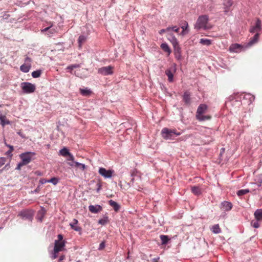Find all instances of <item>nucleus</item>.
<instances>
[{
  "instance_id": "nucleus-51",
  "label": "nucleus",
  "mask_w": 262,
  "mask_h": 262,
  "mask_svg": "<svg viewBox=\"0 0 262 262\" xmlns=\"http://www.w3.org/2000/svg\"><path fill=\"white\" fill-rule=\"evenodd\" d=\"M79 67V66L78 65V64H73V65L69 66L68 67V69H71V70H73V69Z\"/></svg>"
},
{
  "instance_id": "nucleus-34",
  "label": "nucleus",
  "mask_w": 262,
  "mask_h": 262,
  "mask_svg": "<svg viewBox=\"0 0 262 262\" xmlns=\"http://www.w3.org/2000/svg\"><path fill=\"white\" fill-rule=\"evenodd\" d=\"M108 222V217L107 216H104L102 219L99 220L98 223L99 224L104 225L106 223H107Z\"/></svg>"
},
{
  "instance_id": "nucleus-50",
  "label": "nucleus",
  "mask_w": 262,
  "mask_h": 262,
  "mask_svg": "<svg viewBox=\"0 0 262 262\" xmlns=\"http://www.w3.org/2000/svg\"><path fill=\"white\" fill-rule=\"evenodd\" d=\"M171 30V27H168L166 29H162L159 31V34H162L166 31H168Z\"/></svg>"
},
{
  "instance_id": "nucleus-60",
  "label": "nucleus",
  "mask_w": 262,
  "mask_h": 262,
  "mask_svg": "<svg viewBox=\"0 0 262 262\" xmlns=\"http://www.w3.org/2000/svg\"><path fill=\"white\" fill-rule=\"evenodd\" d=\"M51 27H47L46 28H45L43 30H42V31H47L48 30H49L50 29Z\"/></svg>"
},
{
  "instance_id": "nucleus-58",
  "label": "nucleus",
  "mask_w": 262,
  "mask_h": 262,
  "mask_svg": "<svg viewBox=\"0 0 262 262\" xmlns=\"http://www.w3.org/2000/svg\"><path fill=\"white\" fill-rule=\"evenodd\" d=\"M64 255H61V256L60 257L59 259V261H61V260H63V259H64Z\"/></svg>"
},
{
  "instance_id": "nucleus-53",
  "label": "nucleus",
  "mask_w": 262,
  "mask_h": 262,
  "mask_svg": "<svg viewBox=\"0 0 262 262\" xmlns=\"http://www.w3.org/2000/svg\"><path fill=\"white\" fill-rule=\"evenodd\" d=\"M171 30H172L174 32L178 33L180 30V29L179 28H177L176 27H173L171 28Z\"/></svg>"
},
{
  "instance_id": "nucleus-18",
  "label": "nucleus",
  "mask_w": 262,
  "mask_h": 262,
  "mask_svg": "<svg viewBox=\"0 0 262 262\" xmlns=\"http://www.w3.org/2000/svg\"><path fill=\"white\" fill-rule=\"evenodd\" d=\"M191 188V191L194 194L196 195H199L202 194V190L199 186H193Z\"/></svg>"
},
{
  "instance_id": "nucleus-23",
  "label": "nucleus",
  "mask_w": 262,
  "mask_h": 262,
  "mask_svg": "<svg viewBox=\"0 0 262 262\" xmlns=\"http://www.w3.org/2000/svg\"><path fill=\"white\" fill-rule=\"evenodd\" d=\"M109 205L113 207L114 210L115 211H118L120 209V206L115 201L112 200H111L108 202Z\"/></svg>"
},
{
  "instance_id": "nucleus-37",
  "label": "nucleus",
  "mask_w": 262,
  "mask_h": 262,
  "mask_svg": "<svg viewBox=\"0 0 262 262\" xmlns=\"http://www.w3.org/2000/svg\"><path fill=\"white\" fill-rule=\"evenodd\" d=\"M249 192V190L248 189H241V190H238L237 192V194L238 196H242V195H243L248 193Z\"/></svg>"
},
{
  "instance_id": "nucleus-15",
  "label": "nucleus",
  "mask_w": 262,
  "mask_h": 262,
  "mask_svg": "<svg viewBox=\"0 0 262 262\" xmlns=\"http://www.w3.org/2000/svg\"><path fill=\"white\" fill-rule=\"evenodd\" d=\"M259 33H256L254 36L250 39L249 41L248 42L247 47H249L256 43L259 38Z\"/></svg>"
},
{
  "instance_id": "nucleus-32",
  "label": "nucleus",
  "mask_w": 262,
  "mask_h": 262,
  "mask_svg": "<svg viewBox=\"0 0 262 262\" xmlns=\"http://www.w3.org/2000/svg\"><path fill=\"white\" fill-rule=\"evenodd\" d=\"M160 239L162 241V244L163 245L166 244L169 241V238H168V236L167 235H161L160 236Z\"/></svg>"
},
{
  "instance_id": "nucleus-28",
  "label": "nucleus",
  "mask_w": 262,
  "mask_h": 262,
  "mask_svg": "<svg viewBox=\"0 0 262 262\" xmlns=\"http://www.w3.org/2000/svg\"><path fill=\"white\" fill-rule=\"evenodd\" d=\"M45 215V212L44 210H41L38 211L36 217L37 220L41 222L43 220Z\"/></svg>"
},
{
  "instance_id": "nucleus-33",
  "label": "nucleus",
  "mask_w": 262,
  "mask_h": 262,
  "mask_svg": "<svg viewBox=\"0 0 262 262\" xmlns=\"http://www.w3.org/2000/svg\"><path fill=\"white\" fill-rule=\"evenodd\" d=\"M139 173V172L136 169H134L130 171V174L133 177L131 180L132 182L134 181V177L138 176Z\"/></svg>"
},
{
  "instance_id": "nucleus-48",
  "label": "nucleus",
  "mask_w": 262,
  "mask_h": 262,
  "mask_svg": "<svg viewBox=\"0 0 262 262\" xmlns=\"http://www.w3.org/2000/svg\"><path fill=\"white\" fill-rule=\"evenodd\" d=\"M58 252H56L55 251V249H54L53 253V254H52V255L51 256V258L52 259H56L57 257V256H58Z\"/></svg>"
},
{
  "instance_id": "nucleus-55",
  "label": "nucleus",
  "mask_w": 262,
  "mask_h": 262,
  "mask_svg": "<svg viewBox=\"0 0 262 262\" xmlns=\"http://www.w3.org/2000/svg\"><path fill=\"white\" fill-rule=\"evenodd\" d=\"M48 180H46V179H41V180H40V182L41 184H45V183H48Z\"/></svg>"
},
{
  "instance_id": "nucleus-43",
  "label": "nucleus",
  "mask_w": 262,
  "mask_h": 262,
  "mask_svg": "<svg viewBox=\"0 0 262 262\" xmlns=\"http://www.w3.org/2000/svg\"><path fill=\"white\" fill-rule=\"evenodd\" d=\"M96 186H97L96 191H97V192H99L102 188V182L101 180L98 181V182H97V183L96 184Z\"/></svg>"
},
{
  "instance_id": "nucleus-44",
  "label": "nucleus",
  "mask_w": 262,
  "mask_h": 262,
  "mask_svg": "<svg viewBox=\"0 0 262 262\" xmlns=\"http://www.w3.org/2000/svg\"><path fill=\"white\" fill-rule=\"evenodd\" d=\"M6 162V158L5 157L0 158V168L5 164Z\"/></svg>"
},
{
  "instance_id": "nucleus-40",
  "label": "nucleus",
  "mask_w": 262,
  "mask_h": 262,
  "mask_svg": "<svg viewBox=\"0 0 262 262\" xmlns=\"http://www.w3.org/2000/svg\"><path fill=\"white\" fill-rule=\"evenodd\" d=\"M74 166L77 167H79L82 170L85 169V165L84 164H81L78 162H74Z\"/></svg>"
},
{
  "instance_id": "nucleus-47",
  "label": "nucleus",
  "mask_w": 262,
  "mask_h": 262,
  "mask_svg": "<svg viewBox=\"0 0 262 262\" xmlns=\"http://www.w3.org/2000/svg\"><path fill=\"white\" fill-rule=\"evenodd\" d=\"M24 165H26V164L25 163H24L22 161L20 163H19L18 164H17V166L16 168V169L17 170H20L22 166H24Z\"/></svg>"
},
{
  "instance_id": "nucleus-1",
  "label": "nucleus",
  "mask_w": 262,
  "mask_h": 262,
  "mask_svg": "<svg viewBox=\"0 0 262 262\" xmlns=\"http://www.w3.org/2000/svg\"><path fill=\"white\" fill-rule=\"evenodd\" d=\"M208 21L209 18L207 15H203L200 16L194 25V28L197 30L201 29L204 30L210 29L211 26L208 24Z\"/></svg>"
},
{
  "instance_id": "nucleus-10",
  "label": "nucleus",
  "mask_w": 262,
  "mask_h": 262,
  "mask_svg": "<svg viewBox=\"0 0 262 262\" xmlns=\"http://www.w3.org/2000/svg\"><path fill=\"white\" fill-rule=\"evenodd\" d=\"M65 246L64 241H55V246L54 249L56 252H59L62 251Z\"/></svg>"
},
{
  "instance_id": "nucleus-4",
  "label": "nucleus",
  "mask_w": 262,
  "mask_h": 262,
  "mask_svg": "<svg viewBox=\"0 0 262 262\" xmlns=\"http://www.w3.org/2000/svg\"><path fill=\"white\" fill-rule=\"evenodd\" d=\"M21 88L25 93H32L35 91V85L30 82H23L21 84Z\"/></svg>"
},
{
  "instance_id": "nucleus-14",
  "label": "nucleus",
  "mask_w": 262,
  "mask_h": 262,
  "mask_svg": "<svg viewBox=\"0 0 262 262\" xmlns=\"http://www.w3.org/2000/svg\"><path fill=\"white\" fill-rule=\"evenodd\" d=\"M78 221L76 219H74L73 222L70 224V226L71 228L75 231L80 232L81 231V228L77 225Z\"/></svg>"
},
{
  "instance_id": "nucleus-56",
  "label": "nucleus",
  "mask_w": 262,
  "mask_h": 262,
  "mask_svg": "<svg viewBox=\"0 0 262 262\" xmlns=\"http://www.w3.org/2000/svg\"><path fill=\"white\" fill-rule=\"evenodd\" d=\"M10 167V165L9 164H6L5 167L2 169L0 170V172H2V171L5 169H8Z\"/></svg>"
},
{
  "instance_id": "nucleus-36",
  "label": "nucleus",
  "mask_w": 262,
  "mask_h": 262,
  "mask_svg": "<svg viewBox=\"0 0 262 262\" xmlns=\"http://www.w3.org/2000/svg\"><path fill=\"white\" fill-rule=\"evenodd\" d=\"M41 73V70L34 71L32 73V76L33 78H38L40 77Z\"/></svg>"
},
{
  "instance_id": "nucleus-6",
  "label": "nucleus",
  "mask_w": 262,
  "mask_h": 262,
  "mask_svg": "<svg viewBox=\"0 0 262 262\" xmlns=\"http://www.w3.org/2000/svg\"><path fill=\"white\" fill-rule=\"evenodd\" d=\"M34 215V212L32 210H24L19 212L18 216L23 219L32 221Z\"/></svg>"
},
{
  "instance_id": "nucleus-59",
  "label": "nucleus",
  "mask_w": 262,
  "mask_h": 262,
  "mask_svg": "<svg viewBox=\"0 0 262 262\" xmlns=\"http://www.w3.org/2000/svg\"><path fill=\"white\" fill-rule=\"evenodd\" d=\"M159 257L155 258L153 259V262H158Z\"/></svg>"
},
{
  "instance_id": "nucleus-41",
  "label": "nucleus",
  "mask_w": 262,
  "mask_h": 262,
  "mask_svg": "<svg viewBox=\"0 0 262 262\" xmlns=\"http://www.w3.org/2000/svg\"><path fill=\"white\" fill-rule=\"evenodd\" d=\"M7 146L9 147L10 149L6 152V154L10 156V157H12V154L11 153L14 150L13 146L10 145H7Z\"/></svg>"
},
{
  "instance_id": "nucleus-54",
  "label": "nucleus",
  "mask_w": 262,
  "mask_h": 262,
  "mask_svg": "<svg viewBox=\"0 0 262 262\" xmlns=\"http://www.w3.org/2000/svg\"><path fill=\"white\" fill-rule=\"evenodd\" d=\"M55 241H63V236L61 234H59L58 235V240H56Z\"/></svg>"
},
{
  "instance_id": "nucleus-16",
  "label": "nucleus",
  "mask_w": 262,
  "mask_h": 262,
  "mask_svg": "<svg viewBox=\"0 0 262 262\" xmlns=\"http://www.w3.org/2000/svg\"><path fill=\"white\" fill-rule=\"evenodd\" d=\"M89 209L90 211L92 213H97L100 211H101L102 209V208L100 205H90L89 207Z\"/></svg>"
},
{
  "instance_id": "nucleus-2",
  "label": "nucleus",
  "mask_w": 262,
  "mask_h": 262,
  "mask_svg": "<svg viewBox=\"0 0 262 262\" xmlns=\"http://www.w3.org/2000/svg\"><path fill=\"white\" fill-rule=\"evenodd\" d=\"M208 106L205 104H201L198 107L196 113V118L200 121H204L211 119L210 115H204L207 110Z\"/></svg>"
},
{
  "instance_id": "nucleus-38",
  "label": "nucleus",
  "mask_w": 262,
  "mask_h": 262,
  "mask_svg": "<svg viewBox=\"0 0 262 262\" xmlns=\"http://www.w3.org/2000/svg\"><path fill=\"white\" fill-rule=\"evenodd\" d=\"M260 221H258L257 220H252L251 222V225L252 226H253L254 228H257L260 226L259 222Z\"/></svg>"
},
{
  "instance_id": "nucleus-62",
  "label": "nucleus",
  "mask_w": 262,
  "mask_h": 262,
  "mask_svg": "<svg viewBox=\"0 0 262 262\" xmlns=\"http://www.w3.org/2000/svg\"><path fill=\"white\" fill-rule=\"evenodd\" d=\"M1 106V105H0V107Z\"/></svg>"
},
{
  "instance_id": "nucleus-25",
  "label": "nucleus",
  "mask_w": 262,
  "mask_h": 262,
  "mask_svg": "<svg viewBox=\"0 0 262 262\" xmlns=\"http://www.w3.org/2000/svg\"><path fill=\"white\" fill-rule=\"evenodd\" d=\"M161 48L165 52H166L168 55L171 53V50L169 46L166 43H163L161 45Z\"/></svg>"
},
{
  "instance_id": "nucleus-42",
  "label": "nucleus",
  "mask_w": 262,
  "mask_h": 262,
  "mask_svg": "<svg viewBox=\"0 0 262 262\" xmlns=\"http://www.w3.org/2000/svg\"><path fill=\"white\" fill-rule=\"evenodd\" d=\"M58 179L56 178H55V177L52 178L51 179L48 180V183H52L54 185H56L58 183Z\"/></svg>"
},
{
  "instance_id": "nucleus-22",
  "label": "nucleus",
  "mask_w": 262,
  "mask_h": 262,
  "mask_svg": "<svg viewBox=\"0 0 262 262\" xmlns=\"http://www.w3.org/2000/svg\"><path fill=\"white\" fill-rule=\"evenodd\" d=\"M222 206L223 209L226 211H229L232 207V204L227 201H224L222 203Z\"/></svg>"
},
{
  "instance_id": "nucleus-5",
  "label": "nucleus",
  "mask_w": 262,
  "mask_h": 262,
  "mask_svg": "<svg viewBox=\"0 0 262 262\" xmlns=\"http://www.w3.org/2000/svg\"><path fill=\"white\" fill-rule=\"evenodd\" d=\"M35 155V152H26L21 154L19 155V157L21 159V161L26 165H27L31 161L32 157Z\"/></svg>"
},
{
  "instance_id": "nucleus-30",
  "label": "nucleus",
  "mask_w": 262,
  "mask_h": 262,
  "mask_svg": "<svg viewBox=\"0 0 262 262\" xmlns=\"http://www.w3.org/2000/svg\"><path fill=\"white\" fill-rule=\"evenodd\" d=\"M79 91L80 92V94L84 96H89L91 94V91L90 90H88L87 89H84L80 88L79 89Z\"/></svg>"
},
{
  "instance_id": "nucleus-39",
  "label": "nucleus",
  "mask_w": 262,
  "mask_h": 262,
  "mask_svg": "<svg viewBox=\"0 0 262 262\" xmlns=\"http://www.w3.org/2000/svg\"><path fill=\"white\" fill-rule=\"evenodd\" d=\"M170 41L172 43L174 48H175V47H179L178 41L177 38L174 36H172V39L170 40Z\"/></svg>"
},
{
  "instance_id": "nucleus-7",
  "label": "nucleus",
  "mask_w": 262,
  "mask_h": 262,
  "mask_svg": "<svg viewBox=\"0 0 262 262\" xmlns=\"http://www.w3.org/2000/svg\"><path fill=\"white\" fill-rule=\"evenodd\" d=\"M98 72L103 75H111L113 73V67L111 66L103 67L98 69Z\"/></svg>"
},
{
  "instance_id": "nucleus-21",
  "label": "nucleus",
  "mask_w": 262,
  "mask_h": 262,
  "mask_svg": "<svg viewBox=\"0 0 262 262\" xmlns=\"http://www.w3.org/2000/svg\"><path fill=\"white\" fill-rule=\"evenodd\" d=\"M254 217L258 221H262V209H257L254 212Z\"/></svg>"
},
{
  "instance_id": "nucleus-13",
  "label": "nucleus",
  "mask_w": 262,
  "mask_h": 262,
  "mask_svg": "<svg viewBox=\"0 0 262 262\" xmlns=\"http://www.w3.org/2000/svg\"><path fill=\"white\" fill-rule=\"evenodd\" d=\"M242 48V47L241 45L238 43H234L232 44L230 47H229V51L231 52H239L241 49Z\"/></svg>"
},
{
  "instance_id": "nucleus-61",
  "label": "nucleus",
  "mask_w": 262,
  "mask_h": 262,
  "mask_svg": "<svg viewBox=\"0 0 262 262\" xmlns=\"http://www.w3.org/2000/svg\"><path fill=\"white\" fill-rule=\"evenodd\" d=\"M69 164L70 166H73V165L72 164H71V163H69Z\"/></svg>"
},
{
  "instance_id": "nucleus-52",
  "label": "nucleus",
  "mask_w": 262,
  "mask_h": 262,
  "mask_svg": "<svg viewBox=\"0 0 262 262\" xmlns=\"http://www.w3.org/2000/svg\"><path fill=\"white\" fill-rule=\"evenodd\" d=\"M67 156L69 157L68 160H70V161H74V156L71 153H70V155H68Z\"/></svg>"
},
{
  "instance_id": "nucleus-49",
  "label": "nucleus",
  "mask_w": 262,
  "mask_h": 262,
  "mask_svg": "<svg viewBox=\"0 0 262 262\" xmlns=\"http://www.w3.org/2000/svg\"><path fill=\"white\" fill-rule=\"evenodd\" d=\"M31 61H32L31 59L30 58H29V57L27 56L25 60V63L31 65Z\"/></svg>"
},
{
  "instance_id": "nucleus-29",
  "label": "nucleus",
  "mask_w": 262,
  "mask_h": 262,
  "mask_svg": "<svg viewBox=\"0 0 262 262\" xmlns=\"http://www.w3.org/2000/svg\"><path fill=\"white\" fill-rule=\"evenodd\" d=\"M211 230L212 232H213L214 233L217 234L221 232V229L219 224L213 225L212 227Z\"/></svg>"
},
{
  "instance_id": "nucleus-31",
  "label": "nucleus",
  "mask_w": 262,
  "mask_h": 262,
  "mask_svg": "<svg viewBox=\"0 0 262 262\" xmlns=\"http://www.w3.org/2000/svg\"><path fill=\"white\" fill-rule=\"evenodd\" d=\"M200 42L203 45L210 46L211 44V40L208 39L202 38L200 39Z\"/></svg>"
},
{
  "instance_id": "nucleus-46",
  "label": "nucleus",
  "mask_w": 262,
  "mask_h": 262,
  "mask_svg": "<svg viewBox=\"0 0 262 262\" xmlns=\"http://www.w3.org/2000/svg\"><path fill=\"white\" fill-rule=\"evenodd\" d=\"M105 247V243L104 241H103L102 243H100L99 245V247L98 248L99 250H102L104 249V248Z\"/></svg>"
},
{
  "instance_id": "nucleus-45",
  "label": "nucleus",
  "mask_w": 262,
  "mask_h": 262,
  "mask_svg": "<svg viewBox=\"0 0 262 262\" xmlns=\"http://www.w3.org/2000/svg\"><path fill=\"white\" fill-rule=\"evenodd\" d=\"M246 96L247 97V98L251 101H254V100L255 99V97L254 95H252V94H248L246 95Z\"/></svg>"
},
{
  "instance_id": "nucleus-20",
  "label": "nucleus",
  "mask_w": 262,
  "mask_h": 262,
  "mask_svg": "<svg viewBox=\"0 0 262 262\" xmlns=\"http://www.w3.org/2000/svg\"><path fill=\"white\" fill-rule=\"evenodd\" d=\"M1 124L4 126L5 125L9 124L10 122L7 119L5 116L0 114Z\"/></svg>"
},
{
  "instance_id": "nucleus-3",
  "label": "nucleus",
  "mask_w": 262,
  "mask_h": 262,
  "mask_svg": "<svg viewBox=\"0 0 262 262\" xmlns=\"http://www.w3.org/2000/svg\"><path fill=\"white\" fill-rule=\"evenodd\" d=\"M162 137L165 140L173 139L175 137L179 136L180 133H177L176 129H170L164 128L161 131Z\"/></svg>"
},
{
  "instance_id": "nucleus-26",
  "label": "nucleus",
  "mask_w": 262,
  "mask_h": 262,
  "mask_svg": "<svg viewBox=\"0 0 262 262\" xmlns=\"http://www.w3.org/2000/svg\"><path fill=\"white\" fill-rule=\"evenodd\" d=\"M31 65L24 63L20 67V70L24 73H27L29 71Z\"/></svg>"
},
{
  "instance_id": "nucleus-35",
  "label": "nucleus",
  "mask_w": 262,
  "mask_h": 262,
  "mask_svg": "<svg viewBox=\"0 0 262 262\" xmlns=\"http://www.w3.org/2000/svg\"><path fill=\"white\" fill-rule=\"evenodd\" d=\"M60 154L63 157H67L70 155L69 150L66 148H63L60 150Z\"/></svg>"
},
{
  "instance_id": "nucleus-11",
  "label": "nucleus",
  "mask_w": 262,
  "mask_h": 262,
  "mask_svg": "<svg viewBox=\"0 0 262 262\" xmlns=\"http://www.w3.org/2000/svg\"><path fill=\"white\" fill-rule=\"evenodd\" d=\"M176 69L174 68H170L168 69H167L165 71V74L168 77V80L169 82H172L173 81V73L175 72Z\"/></svg>"
},
{
  "instance_id": "nucleus-57",
  "label": "nucleus",
  "mask_w": 262,
  "mask_h": 262,
  "mask_svg": "<svg viewBox=\"0 0 262 262\" xmlns=\"http://www.w3.org/2000/svg\"><path fill=\"white\" fill-rule=\"evenodd\" d=\"M17 134L20 136L22 138H25V136H24V135L22 134L21 132V131H19L17 132Z\"/></svg>"
},
{
  "instance_id": "nucleus-24",
  "label": "nucleus",
  "mask_w": 262,
  "mask_h": 262,
  "mask_svg": "<svg viewBox=\"0 0 262 262\" xmlns=\"http://www.w3.org/2000/svg\"><path fill=\"white\" fill-rule=\"evenodd\" d=\"M87 38V36H84L83 35H81L79 36L78 42L80 48L82 46V44L86 41Z\"/></svg>"
},
{
  "instance_id": "nucleus-27",
  "label": "nucleus",
  "mask_w": 262,
  "mask_h": 262,
  "mask_svg": "<svg viewBox=\"0 0 262 262\" xmlns=\"http://www.w3.org/2000/svg\"><path fill=\"white\" fill-rule=\"evenodd\" d=\"M188 24L186 21H184V24L181 27L182 29V31L181 33V35H185L188 32Z\"/></svg>"
},
{
  "instance_id": "nucleus-19",
  "label": "nucleus",
  "mask_w": 262,
  "mask_h": 262,
  "mask_svg": "<svg viewBox=\"0 0 262 262\" xmlns=\"http://www.w3.org/2000/svg\"><path fill=\"white\" fill-rule=\"evenodd\" d=\"M174 53L175 57L178 60H180L181 59V48L180 47H176L174 48Z\"/></svg>"
},
{
  "instance_id": "nucleus-17",
  "label": "nucleus",
  "mask_w": 262,
  "mask_h": 262,
  "mask_svg": "<svg viewBox=\"0 0 262 262\" xmlns=\"http://www.w3.org/2000/svg\"><path fill=\"white\" fill-rule=\"evenodd\" d=\"M233 2L232 0H224V11L228 12L230 10V7L232 5Z\"/></svg>"
},
{
  "instance_id": "nucleus-9",
  "label": "nucleus",
  "mask_w": 262,
  "mask_h": 262,
  "mask_svg": "<svg viewBox=\"0 0 262 262\" xmlns=\"http://www.w3.org/2000/svg\"><path fill=\"white\" fill-rule=\"evenodd\" d=\"M261 30V21L259 19H257L256 21L255 25L254 26H252L249 31L251 33H259L258 32Z\"/></svg>"
},
{
  "instance_id": "nucleus-12",
  "label": "nucleus",
  "mask_w": 262,
  "mask_h": 262,
  "mask_svg": "<svg viewBox=\"0 0 262 262\" xmlns=\"http://www.w3.org/2000/svg\"><path fill=\"white\" fill-rule=\"evenodd\" d=\"M190 96V93L188 91L185 92L183 96V100L187 105H190L191 103Z\"/></svg>"
},
{
  "instance_id": "nucleus-8",
  "label": "nucleus",
  "mask_w": 262,
  "mask_h": 262,
  "mask_svg": "<svg viewBox=\"0 0 262 262\" xmlns=\"http://www.w3.org/2000/svg\"><path fill=\"white\" fill-rule=\"evenodd\" d=\"M99 173L105 179L111 178L114 172V170H106L105 168L103 167H100L99 169Z\"/></svg>"
}]
</instances>
